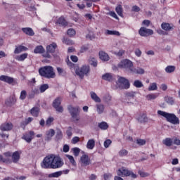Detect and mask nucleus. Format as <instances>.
Masks as SVG:
<instances>
[{"label": "nucleus", "instance_id": "25", "mask_svg": "<svg viewBox=\"0 0 180 180\" xmlns=\"http://www.w3.org/2000/svg\"><path fill=\"white\" fill-rule=\"evenodd\" d=\"M104 81H108V82H112L113 81V75L111 73H105L102 76Z\"/></svg>", "mask_w": 180, "mask_h": 180}, {"label": "nucleus", "instance_id": "30", "mask_svg": "<svg viewBox=\"0 0 180 180\" xmlns=\"http://www.w3.org/2000/svg\"><path fill=\"white\" fill-rule=\"evenodd\" d=\"M86 147L89 150H94V148L95 147V140L89 139L87 142Z\"/></svg>", "mask_w": 180, "mask_h": 180}, {"label": "nucleus", "instance_id": "28", "mask_svg": "<svg viewBox=\"0 0 180 180\" xmlns=\"http://www.w3.org/2000/svg\"><path fill=\"white\" fill-rule=\"evenodd\" d=\"M96 108L97 113H98V115H102V113L105 110V105H103V104H97L96 105Z\"/></svg>", "mask_w": 180, "mask_h": 180}, {"label": "nucleus", "instance_id": "8", "mask_svg": "<svg viewBox=\"0 0 180 180\" xmlns=\"http://www.w3.org/2000/svg\"><path fill=\"white\" fill-rule=\"evenodd\" d=\"M64 165V162L59 158L52 155V169L61 168Z\"/></svg>", "mask_w": 180, "mask_h": 180}, {"label": "nucleus", "instance_id": "13", "mask_svg": "<svg viewBox=\"0 0 180 180\" xmlns=\"http://www.w3.org/2000/svg\"><path fill=\"white\" fill-rule=\"evenodd\" d=\"M12 129H13L12 122H4L0 126V130L1 131H11Z\"/></svg>", "mask_w": 180, "mask_h": 180}, {"label": "nucleus", "instance_id": "6", "mask_svg": "<svg viewBox=\"0 0 180 180\" xmlns=\"http://www.w3.org/2000/svg\"><path fill=\"white\" fill-rule=\"evenodd\" d=\"M41 167L45 169H52L53 167V155H48L43 160L41 164Z\"/></svg>", "mask_w": 180, "mask_h": 180}, {"label": "nucleus", "instance_id": "21", "mask_svg": "<svg viewBox=\"0 0 180 180\" xmlns=\"http://www.w3.org/2000/svg\"><path fill=\"white\" fill-rule=\"evenodd\" d=\"M26 50H27V48H26V46L22 45L15 46V49L14 50V54H20L22 51H26Z\"/></svg>", "mask_w": 180, "mask_h": 180}, {"label": "nucleus", "instance_id": "63", "mask_svg": "<svg viewBox=\"0 0 180 180\" xmlns=\"http://www.w3.org/2000/svg\"><path fill=\"white\" fill-rule=\"evenodd\" d=\"M57 71L59 75H63V74H65V71L61 68H57Z\"/></svg>", "mask_w": 180, "mask_h": 180}, {"label": "nucleus", "instance_id": "61", "mask_svg": "<svg viewBox=\"0 0 180 180\" xmlns=\"http://www.w3.org/2000/svg\"><path fill=\"white\" fill-rule=\"evenodd\" d=\"M78 141H79V137H78V136H75L72 139V144H77V143H78Z\"/></svg>", "mask_w": 180, "mask_h": 180}, {"label": "nucleus", "instance_id": "46", "mask_svg": "<svg viewBox=\"0 0 180 180\" xmlns=\"http://www.w3.org/2000/svg\"><path fill=\"white\" fill-rule=\"evenodd\" d=\"M165 71L167 74H171V72H174V71H175V66L169 65L165 68Z\"/></svg>", "mask_w": 180, "mask_h": 180}, {"label": "nucleus", "instance_id": "64", "mask_svg": "<svg viewBox=\"0 0 180 180\" xmlns=\"http://www.w3.org/2000/svg\"><path fill=\"white\" fill-rule=\"evenodd\" d=\"M135 55L136 56V57H141V51H140L139 49H136L135 50Z\"/></svg>", "mask_w": 180, "mask_h": 180}, {"label": "nucleus", "instance_id": "11", "mask_svg": "<svg viewBox=\"0 0 180 180\" xmlns=\"http://www.w3.org/2000/svg\"><path fill=\"white\" fill-rule=\"evenodd\" d=\"M91 163L92 162L88 155L84 154L80 157V164L82 167H88V165H91Z\"/></svg>", "mask_w": 180, "mask_h": 180}, {"label": "nucleus", "instance_id": "59", "mask_svg": "<svg viewBox=\"0 0 180 180\" xmlns=\"http://www.w3.org/2000/svg\"><path fill=\"white\" fill-rule=\"evenodd\" d=\"M144 72H145L144 69L141 68H136V74L143 75L144 74Z\"/></svg>", "mask_w": 180, "mask_h": 180}, {"label": "nucleus", "instance_id": "26", "mask_svg": "<svg viewBox=\"0 0 180 180\" xmlns=\"http://www.w3.org/2000/svg\"><path fill=\"white\" fill-rule=\"evenodd\" d=\"M30 113L34 117H37L39 116V114L40 113V109H39V108L37 107H34L31 109Z\"/></svg>", "mask_w": 180, "mask_h": 180}, {"label": "nucleus", "instance_id": "4", "mask_svg": "<svg viewBox=\"0 0 180 180\" xmlns=\"http://www.w3.org/2000/svg\"><path fill=\"white\" fill-rule=\"evenodd\" d=\"M117 174L118 176H131L134 179L137 178V175L134 174L133 172L129 170V169L126 167H122L117 171Z\"/></svg>", "mask_w": 180, "mask_h": 180}, {"label": "nucleus", "instance_id": "41", "mask_svg": "<svg viewBox=\"0 0 180 180\" xmlns=\"http://www.w3.org/2000/svg\"><path fill=\"white\" fill-rule=\"evenodd\" d=\"M49 88V84H44L39 86V91L41 94H43L44 92H46V91H47Z\"/></svg>", "mask_w": 180, "mask_h": 180}, {"label": "nucleus", "instance_id": "7", "mask_svg": "<svg viewBox=\"0 0 180 180\" xmlns=\"http://www.w3.org/2000/svg\"><path fill=\"white\" fill-rule=\"evenodd\" d=\"M118 82L121 89H129L130 88V82L126 77L118 76Z\"/></svg>", "mask_w": 180, "mask_h": 180}, {"label": "nucleus", "instance_id": "55", "mask_svg": "<svg viewBox=\"0 0 180 180\" xmlns=\"http://www.w3.org/2000/svg\"><path fill=\"white\" fill-rule=\"evenodd\" d=\"M136 144H138L139 146H145L146 140L145 139H137Z\"/></svg>", "mask_w": 180, "mask_h": 180}, {"label": "nucleus", "instance_id": "36", "mask_svg": "<svg viewBox=\"0 0 180 180\" xmlns=\"http://www.w3.org/2000/svg\"><path fill=\"white\" fill-rule=\"evenodd\" d=\"M165 101L168 105H174L175 104V99L171 96H165Z\"/></svg>", "mask_w": 180, "mask_h": 180}, {"label": "nucleus", "instance_id": "45", "mask_svg": "<svg viewBox=\"0 0 180 180\" xmlns=\"http://www.w3.org/2000/svg\"><path fill=\"white\" fill-rule=\"evenodd\" d=\"M0 162H4L5 164H11L12 160H9L8 158H5L2 155H0Z\"/></svg>", "mask_w": 180, "mask_h": 180}, {"label": "nucleus", "instance_id": "42", "mask_svg": "<svg viewBox=\"0 0 180 180\" xmlns=\"http://www.w3.org/2000/svg\"><path fill=\"white\" fill-rule=\"evenodd\" d=\"M133 85L135 86V88H143V86H144L143 82L139 79L135 80L133 83Z\"/></svg>", "mask_w": 180, "mask_h": 180}, {"label": "nucleus", "instance_id": "19", "mask_svg": "<svg viewBox=\"0 0 180 180\" xmlns=\"http://www.w3.org/2000/svg\"><path fill=\"white\" fill-rule=\"evenodd\" d=\"M57 49V44L56 43H53L50 45H48L46 46V51L48 53H55L56 52V49Z\"/></svg>", "mask_w": 180, "mask_h": 180}, {"label": "nucleus", "instance_id": "39", "mask_svg": "<svg viewBox=\"0 0 180 180\" xmlns=\"http://www.w3.org/2000/svg\"><path fill=\"white\" fill-rule=\"evenodd\" d=\"M105 34H108L110 36H120V32H119V31H112L107 30L105 32Z\"/></svg>", "mask_w": 180, "mask_h": 180}, {"label": "nucleus", "instance_id": "1", "mask_svg": "<svg viewBox=\"0 0 180 180\" xmlns=\"http://www.w3.org/2000/svg\"><path fill=\"white\" fill-rule=\"evenodd\" d=\"M39 75L50 79L51 78H56V72H54V68L53 66H44L39 69Z\"/></svg>", "mask_w": 180, "mask_h": 180}, {"label": "nucleus", "instance_id": "32", "mask_svg": "<svg viewBox=\"0 0 180 180\" xmlns=\"http://www.w3.org/2000/svg\"><path fill=\"white\" fill-rule=\"evenodd\" d=\"M61 101H63V98L57 97L53 102V107L57 108V106H60L61 105Z\"/></svg>", "mask_w": 180, "mask_h": 180}, {"label": "nucleus", "instance_id": "54", "mask_svg": "<svg viewBox=\"0 0 180 180\" xmlns=\"http://www.w3.org/2000/svg\"><path fill=\"white\" fill-rule=\"evenodd\" d=\"M112 144V141L110 139H107L104 141V147L105 148H108L109 146Z\"/></svg>", "mask_w": 180, "mask_h": 180}, {"label": "nucleus", "instance_id": "29", "mask_svg": "<svg viewBox=\"0 0 180 180\" xmlns=\"http://www.w3.org/2000/svg\"><path fill=\"white\" fill-rule=\"evenodd\" d=\"M162 143L167 147H171V146H172V143H174V141H172V139L171 138H166L165 139H164L162 141Z\"/></svg>", "mask_w": 180, "mask_h": 180}, {"label": "nucleus", "instance_id": "57", "mask_svg": "<svg viewBox=\"0 0 180 180\" xmlns=\"http://www.w3.org/2000/svg\"><path fill=\"white\" fill-rule=\"evenodd\" d=\"M54 108H56V110L59 112V113H63V112H64V108L61 105H58L57 107H54Z\"/></svg>", "mask_w": 180, "mask_h": 180}, {"label": "nucleus", "instance_id": "43", "mask_svg": "<svg viewBox=\"0 0 180 180\" xmlns=\"http://www.w3.org/2000/svg\"><path fill=\"white\" fill-rule=\"evenodd\" d=\"M115 11H116L117 15H119V16H121L122 18V16H123V8L122 7V5H118L116 7Z\"/></svg>", "mask_w": 180, "mask_h": 180}, {"label": "nucleus", "instance_id": "34", "mask_svg": "<svg viewBox=\"0 0 180 180\" xmlns=\"http://www.w3.org/2000/svg\"><path fill=\"white\" fill-rule=\"evenodd\" d=\"M16 102V98L15 97H10L6 101V105L7 106H12Z\"/></svg>", "mask_w": 180, "mask_h": 180}, {"label": "nucleus", "instance_id": "10", "mask_svg": "<svg viewBox=\"0 0 180 180\" xmlns=\"http://www.w3.org/2000/svg\"><path fill=\"white\" fill-rule=\"evenodd\" d=\"M139 34L140 36H142V37H147L148 36L154 34V31L151 29H147L144 27H142L139 30Z\"/></svg>", "mask_w": 180, "mask_h": 180}, {"label": "nucleus", "instance_id": "33", "mask_svg": "<svg viewBox=\"0 0 180 180\" xmlns=\"http://www.w3.org/2000/svg\"><path fill=\"white\" fill-rule=\"evenodd\" d=\"M63 174V171L56 172L49 174V178H59Z\"/></svg>", "mask_w": 180, "mask_h": 180}, {"label": "nucleus", "instance_id": "40", "mask_svg": "<svg viewBox=\"0 0 180 180\" xmlns=\"http://www.w3.org/2000/svg\"><path fill=\"white\" fill-rule=\"evenodd\" d=\"M98 127L101 130H108V129L109 128V125H108V123H106L105 122H102L101 123H98Z\"/></svg>", "mask_w": 180, "mask_h": 180}, {"label": "nucleus", "instance_id": "24", "mask_svg": "<svg viewBox=\"0 0 180 180\" xmlns=\"http://www.w3.org/2000/svg\"><path fill=\"white\" fill-rule=\"evenodd\" d=\"M44 51H45L44 48L41 45L36 46L35 49H34V53L35 54H43Z\"/></svg>", "mask_w": 180, "mask_h": 180}, {"label": "nucleus", "instance_id": "48", "mask_svg": "<svg viewBox=\"0 0 180 180\" xmlns=\"http://www.w3.org/2000/svg\"><path fill=\"white\" fill-rule=\"evenodd\" d=\"M134 96H136V92L134 91H129L126 94V98H127V99H133Z\"/></svg>", "mask_w": 180, "mask_h": 180}, {"label": "nucleus", "instance_id": "23", "mask_svg": "<svg viewBox=\"0 0 180 180\" xmlns=\"http://www.w3.org/2000/svg\"><path fill=\"white\" fill-rule=\"evenodd\" d=\"M99 57L102 60V61H109V55L103 51L99 52Z\"/></svg>", "mask_w": 180, "mask_h": 180}, {"label": "nucleus", "instance_id": "60", "mask_svg": "<svg viewBox=\"0 0 180 180\" xmlns=\"http://www.w3.org/2000/svg\"><path fill=\"white\" fill-rule=\"evenodd\" d=\"M103 178L105 180H109L112 178V174L110 173L104 174Z\"/></svg>", "mask_w": 180, "mask_h": 180}, {"label": "nucleus", "instance_id": "17", "mask_svg": "<svg viewBox=\"0 0 180 180\" xmlns=\"http://www.w3.org/2000/svg\"><path fill=\"white\" fill-rule=\"evenodd\" d=\"M161 27L165 32H170V30H172L174 29V25L168 22H162L161 24Z\"/></svg>", "mask_w": 180, "mask_h": 180}, {"label": "nucleus", "instance_id": "14", "mask_svg": "<svg viewBox=\"0 0 180 180\" xmlns=\"http://www.w3.org/2000/svg\"><path fill=\"white\" fill-rule=\"evenodd\" d=\"M20 154H22L21 152L19 151H15L13 153V155H11L12 162L14 164H18L19 162V160H20Z\"/></svg>", "mask_w": 180, "mask_h": 180}, {"label": "nucleus", "instance_id": "27", "mask_svg": "<svg viewBox=\"0 0 180 180\" xmlns=\"http://www.w3.org/2000/svg\"><path fill=\"white\" fill-rule=\"evenodd\" d=\"M27 56H29L27 53H22L20 56H17L15 60H17V61H25V60L27 58Z\"/></svg>", "mask_w": 180, "mask_h": 180}, {"label": "nucleus", "instance_id": "12", "mask_svg": "<svg viewBox=\"0 0 180 180\" xmlns=\"http://www.w3.org/2000/svg\"><path fill=\"white\" fill-rule=\"evenodd\" d=\"M33 136H34V131H30L23 134L22 139L27 141V143H32V140H33Z\"/></svg>", "mask_w": 180, "mask_h": 180}, {"label": "nucleus", "instance_id": "47", "mask_svg": "<svg viewBox=\"0 0 180 180\" xmlns=\"http://www.w3.org/2000/svg\"><path fill=\"white\" fill-rule=\"evenodd\" d=\"M61 139H63V131L58 129L56 131V139L57 140V141H58V140H61Z\"/></svg>", "mask_w": 180, "mask_h": 180}, {"label": "nucleus", "instance_id": "38", "mask_svg": "<svg viewBox=\"0 0 180 180\" xmlns=\"http://www.w3.org/2000/svg\"><path fill=\"white\" fill-rule=\"evenodd\" d=\"M67 158L69 160L70 164L72 165V167H77V162H75V160L74 159V157L71 155H66Z\"/></svg>", "mask_w": 180, "mask_h": 180}, {"label": "nucleus", "instance_id": "51", "mask_svg": "<svg viewBox=\"0 0 180 180\" xmlns=\"http://www.w3.org/2000/svg\"><path fill=\"white\" fill-rule=\"evenodd\" d=\"M26 96H27V93L25 90H22L20 93V99L25 101V99H26Z\"/></svg>", "mask_w": 180, "mask_h": 180}, {"label": "nucleus", "instance_id": "31", "mask_svg": "<svg viewBox=\"0 0 180 180\" xmlns=\"http://www.w3.org/2000/svg\"><path fill=\"white\" fill-rule=\"evenodd\" d=\"M137 120L139 123H146L148 119L145 114H142L137 118Z\"/></svg>", "mask_w": 180, "mask_h": 180}, {"label": "nucleus", "instance_id": "35", "mask_svg": "<svg viewBox=\"0 0 180 180\" xmlns=\"http://www.w3.org/2000/svg\"><path fill=\"white\" fill-rule=\"evenodd\" d=\"M146 98L147 101H153L154 99H157V98H158V93L148 94Z\"/></svg>", "mask_w": 180, "mask_h": 180}, {"label": "nucleus", "instance_id": "20", "mask_svg": "<svg viewBox=\"0 0 180 180\" xmlns=\"http://www.w3.org/2000/svg\"><path fill=\"white\" fill-rule=\"evenodd\" d=\"M40 94V91L37 88L32 89L30 93L28 94L29 99H33L36 95H39Z\"/></svg>", "mask_w": 180, "mask_h": 180}, {"label": "nucleus", "instance_id": "18", "mask_svg": "<svg viewBox=\"0 0 180 180\" xmlns=\"http://www.w3.org/2000/svg\"><path fill=\"white\" fill-rule=\"evenodd\" d=\"M57 25H59L60 26H63V27H65V26H68V22H67V20H65V18H64V16L60 17L57 21Z\"/></svg>", "mask_w": 180, "mask_h": 180}, {"label": "nucleus", "instance_id": "22", "mask_svg": "<svg viewBox=\"0 0 180 180\" xmlns=\"http://www.w3.org/2000/svg\"><path fill=\"white\" fill-rule=\"evenodd\" d=\"M22 31L27 36H34V31L30 27L22 28Z\"/></svg>", "mask_w": 180, "mask_h": 180}, {"label": "nucleus", "instance_id": "9", "mask_svg": "<svg viewBox=\"0 0 180 180\" xmlns=\"http://www.w3.org/2000/svg\"><path fill=\"white\" fill-rule=\"evenodd\" d=\"M131 67H133V63L128 59L124 60L118 64V68H124L127 71H130Z\"/></svg>", "mask_w": 180, "mask_h": 180}, {"label": "nucleus", "instance_id": "2", "mask_svg": "<svg viewBox=\"0 0 180 180\" xmlns=\"http://www.w3.org/2000/svg\"><path fill=\"white\" fill-rule=\"evenodd\" d=\"M68 110L71 116V120L74 123H78L81 117H79V113H81V108L78 106L74 107L71 105L68 106Z\"/></svg>", "mask_w": 180, "mask_h": 180}, {"label": "nucleus", "instance_id": "62", "mask_svg": "<svg viewBox=\"0 0 180 180\" xmlns=\"http://www.w3.org/2000/svg\"><path fill=\"white\" fill-rule=\"evenodd\" d=\"M89 50V48L86 46H82L80 49V53H85V51H88Z\"/></svg>", "mask_w": 180, "mask_h": 180}, {"label": "nucleus", "instance_id": "50", "mask_svg": "<svg viewBox=\"0 0 180 180\" xmlns=\"http://www.w3.org/2000/svg\"><path fill=\"white\" fill-rule=\"evenodd\" d=\"M72 151L75 157H78V155H79V153H80L81 150L79 149V148H72Z\"/></svg>", "mask_w": 180, "mask_h": 180}, {"label": "nucleus", "instance_id": "15", "mask_svg": "<svg viewBox=\"0 0 180 180\" xmlns=\"http://www.w3.org/2000/svg\"><path fill=\"white\" fill-rule=\"evenodd\" d=\"M56 134V131L54 129H51L46 131L45 141H51L53 136Z\"/></svg>", "mask_w": 180, "mask_h": 180}, {"label": "nucleus", "instance_id": "56", "mask_svg": "<svg viewBox=\"0 0 180 180\" xmlns=\"http://www.w3.org/2000/svg\"><path fill=\"white\" fill-rule=\"evenodd\" d=\"M103 100L105 101V102H110L112 101V96L109 94H106L103 97Z\"/></svg>", "mask_w": 180, "mask_h": 180}, {"label": "nucleus", "instance_id": "5", "mask_svg": "<svg viewBox=\"0 0 180 180\" xmlns=\"http://www.w3.org/2000/svg\"><path fill=\"white\" fill-rule=\"evenodd\" d=\"M89 72H91V68H89V65H83L76 70V74L82 79L84 78V77H85V75L86 77H88Z\"/></svg>", "mask_w": 180, "mask_h": 180}, {"label": "nucleus", "instance_id": "58", "mask_svg": "<svg viewBox=\"0 0 180 180\" xmlns=\"http://www.w3.org/2000/svg\"><path fill=\"white\" fill-rule=\"evenodd\" d=\"M141 10L138 6H133L131 8V12H140Z\"/></svg>", "mask_w": 180, "mask_h": 180}, {"label": "nucleus", "instance_id": "3", "mask_svg": "<svg viewBox=\"0 0 180 180\" xmlns=\"http://www.w3.org/2000/svg\"><path fill=\"white\" fill-rule=\"evenodd\" d=\"M158 115L165 117L166 120H167L172 124H179V118L177 117L175 114L168 113L165 111L158 110Z\"/></svg>", "mask_w": 180, "mask_h": 180}, {"label": "nucleus", "instance_id": "53", "mask_svg": "<svg viewBox=\"0 0 180 180\" xmlns=\"http://www.w3.org/2000/svg\"><path fill=\"white\" fill-rule=\"evenodd\" d=\"M53 122H54V118L51 117H49L46 121V126H51V123H53Z\"/></svg>", "mask_w": 180, "mask_h": 180}, {"label": "nucleus", "instance_id": "44", "mask_svg": "<svg viewBox=\"0 0 180 180\" xmlns=\"http://www.w3.org/2000/svg\"><path fill=\"white\" fill-rule=\"evenodd\" d=\"M158 89V86H157V83L153 82L150 84L148 91H157Z\"/></svg>", "mask_w": 180, "mask_h": 180}, {"label": "nucleus", "instance_id": "49", "mask_svg": "<svg viewBox=\"0 0 180 180\" xmlns=\"http://www.w3.org/2000/svg\"><path fill=\"white\" fill-rule=\"evenodd\" d=\"M118 154L120 157H124L129 154V151H127L126 149H122L119 151Z\"/></svg>", "mask_w": 180, "mask_h": 180}, {"label": "nucleus", "instance_id": "37", "mask_svg": "<svg viewBox=\"0 0 180 180\" xmlns=\"http://www.w3.org/2000/svg\"><path fill=\"white\" fill-rule=\"evenodd\" d=\"M91 95V99H93V101H94L95 102H101V98H99V96H98V95H96V93L91 91L90 93Z\"/></svg>", "mask_w": 180, "mask_h": 180}, {"label": "nucleus", "instance_id": "52", "mask_svg": "<svg viewBox=\"0 0 180 180\" xmlns=\"http://www.w3.org/2000/svg\"><path fill=\"white\" fill-rule=\"evenodd\" d=\"M68 36H70V37H72V36H75V30L70 28L68 30L67 32Z\"/></svg>", "mask_w": 180, "mask_h": 180}, {"label": "nucleus", "instance_id": "16", "mask_svg": "<svg viewBox=\"0 0 180 180\" xmlns=\"http://www.w3.org/2000/svg\"><path fill=\"white\" fill-rule=\"evenodd\" d=\"M0 81H3V82H6L7 84H13V77H11L6 75L0 76Z\"/></svg>", "mask_w": 180, "mask_h": 180}]
</instances>
